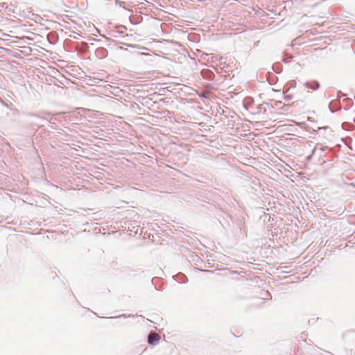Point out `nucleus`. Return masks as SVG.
<instances>
[{
  "label": "nucleus",
  "instance_id": "obj_9",
  "mask_svg": "<svg viewBox=\"0 0 355 355\" xmlns=\"http://www.w3.org/2000/svg\"><path fill=\"white\" fill-rule=\"evenodd\" d=\"M46 117H43V119H46L48 120V117L50 116L51 114H46Z\"/></svg>",
  "mask_w": 355,
  "mask_h": 355
},
{
  "label": "nucleus",
  "instance_id": "obj_7",
  "mask_svg": "<svg viewBox=\"0 0 355 355\" xmlns=\"http://www.w3.org/2000/svg\"><path fill=\"white\" fill-rule=\"evenodd\" d=\"M97 53L104 55L105 53H107V50L105 48H100L97 49Z\"/></svg>",
  "mask_w": 355,
  "mask_h": 355
},
{
  "label": "nucleus",
  "instance_id": "obj_1",
  "mask_svg": "<svg viewBox=\"0 0 355 355\" xmlns=\"http://www.w3.org/2000/svg\"><path fill=\"white\" fill-rule=\"evenodd\" d=\"M160 339L159 335L155 332L150 331L148 336V343L150 345H155L157 342H158Z\"/></svg>",
  "mask_w": 355,
  "mask_h": 355
},
{
  "label": "nucleus",
  "instance_id": "obj_5",
  "mask_svg": "<svg viewBox=\"0 0 355 355\" xmlns=\"http://www.w3.org/2000/svg\"><path fill=\"white\" fill-rule=\"evenodd\" d=\"M33 51H37L36 48H32L31 46L24 45V55H28L33 54Z\"/></svg>",
  "mask_w": 355,
  "mask_h": 355
},
{
  "label": "nucleus",
  "instance_id": "obj_4",
  "mask_svg": "<svg viewBox=\"0 0 355 355\" xmlns=\"http://www.w3.org/2000/svg\"><path fill=\"white\" fill-rule=\"evenodd\" d=\"M23 40H24V45H25V44L32 45V44H35L36 43V42L35 41V38L31 37L28 35H24Z\"/></svg>",
  "mask_w": 355,
  "mask_h": 355
},
{
  "label": "nucleus",
  "instance_id": "obj_13",
  "mask_svg": "<svg viewBox=\"0 0 355 355\" xmlns=\"http://www.w3.org/2000/svg\"><path fill=\"white\" fill-rule=\"evenodd\" d=\"M315 150H316V148H314V149L313 150V153Z\"/></svg>",
  "mask_w": 355,
  "mask_h": 355
},
{
  "label": "nucleus",
  "instance_id": "obj_8",
  "mask_svg": "<svg viewBox=\"0 0 355 355\" xmlns=\"http://www.w3.org/2000/svg\"><path fill=\"white\" fill-rule=\"evenodd\" d=\"M328 147L325 146V147H322L320 148V149L322 150V151H324L326 149H327Z\"/></svg>",
  "mask_w": 355,
  "mask_h": 355
},
{
  "label": "nucleus",
  "instance_id": "obj_3",
  "mask_svg": "<svg viewBox=\"0 0 355 355\" xmlns=\"http://www.w3.org/2000/svg\"><path fill=\"white\" fill-rule=\"evenodd\" d=\"M173 279L180 284H184L187 282V277L183 273H178L175 276H173Z\"/></svg>",
  "mask_w": 355,
  "mask_h": 355
},
{
  "label": "nucleus",
  "instance_id": "obj_11",
  "mask_svg": "<svg viewBox=\"0 0 355 355\" xmlns=\"http://www.w3.org/2000/svg\"><path fill=\"white\" fill-rule=\"evenodd\" d=\"M329 109H330V111H331L332 113H334V112H335V111H334V110H333L330 107H329Z\"/></svg>",
  "mask_w": 355,
  "mask_h": 355
},
{
  "label": "nucleus",
  "instance_id": "obj_12",
  "mask_svg": "<svg viewBox=\"0 0 355 355\" xmlns=\"http://www.w3.org/2000/svg\"><path fill=\"white\" fill-rule=\"evenodd\" d=\"M116 3L119 4V1L118 0H116Z\"/></svg>",
  "mask_w": 355,
  "mask_h": 355
},
{
  "label": "nucleus",
  "instance_id": "obj_6",
  "mask_svg": "<svg viewBox=\"0 0 355 355\" xmlns=\"http://www.w3.org/2000/svg\"><path fill=\"white\" fill-rule=\"evenodd\" d=\"M293 58V56L292 55H286L283 59H282V61L286 62V63H288V62H290L291 60H292Z\"/></svg>",
  "mask_w": 355,
  "mask_h": 355
},
{
  "label": "nucleus",
  "instance_id": "obj_2",
  "mask_svg": "<svg viewBox=\"0 0 355 355\" xmlns=\"http://www.w3.org/2000/svg\"><path fill=\"white\" fill-rule=\"evenodd\" d=\"M304 86L307 89H310L312 90H317L320 87V83L317 80H313L311 82L305 83Z\"/></svg>",
  "mask_w": 355,
  "mask_h": 355
},
{
  "label": "nucleus",
  "instance_id": "obj_10",
  "mask_svg": "<svg viewBox=\"0 0 355 355\" xmlns=\"http://www.w3.org/2000/svg\"><path fill=\"white\" fill-rule=\"evenodd\" d=\"M121 317L126 318V315L125 314H123L121 315L118 316L117 318H121Z\"/></svg>",
  "mask_w": 355,
  "mask_h": 355
}]
</instances>
